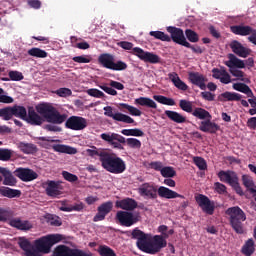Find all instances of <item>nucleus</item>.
<instances>
[{"instance_id":"nucleus-51","label":"nucleus","mask_w":256,"mask_h":256,"mask_svg":"<svg viewBox=\"0 0 256 256\" xmlns=\"http://www.w3.org/2000/svg\"><path fill=\"white\" fill-rule=\"evenodd\" d=\"M86 93L87 95H90V97H96V99H101L105 97V93L97 88L88 89Z\"/></svg>"},{"instance_id":"nucleus-59","label":"nucleus","mask_w":256,"mask_h":256,"mask_svg":"<svg viewBox=\"0 0 256 256\" xmlns=\"http://www.w3.org/2000/svg\"><path fill=\"white\" fill-rule=\"evenodd\" d=\"M72 60L74 61V63H91L90 56H76L73 57Z\"/></svg>"},{"instance_id":"nucleus-62","label":"nucleus","mask_w":256,"mask_h":256,"mask_svg":"<svg viewBox=\"0 0 256 256\" xmlns=\"http://www.w3.org/2000/svg\"><path fill=\"white\" fill-rule=\"evenodd\" d=\"M149 165H150L151 169H154V171H160V173H162V171H163V163L162 162L155 161V162H151Z\"/></svg>"},{"instance_id":"nucleus-14","label":"nucleus","mask_w":256,"mask_h":256,"mask_svg":"<svg viewBox=\"0 0 256 256\" xmlns=\"http://www.w3.org/2000/svg\"><path fill=\"white\" fill-rule=\"evenodd\" d=\"M64 122L66 129H71L72 131H83L87 127V119L81 116H70Z\"/></svg>"},{"instance_id":"nucleus-48","label":"nucleus","mask_w":256,"mask_h":256,"mask_svg":"<svg viewBox=\"0 0 256 256\" xmlns=\"http://www.w3.org/2000/svg\"><path fill=\"white\" fill-rule=\"evenodd\" d=\"M98 253L101 256H117V254L115 253V251L113 249H111L109 246H100L98 249Z\"/></svg>"},{"instance_id":"nucleus-5","label":"nucleus","mask_w":256,"mask_h":256,"mask_svg":"<svg viewBox=\"0 0 256 256\" xmlns=\"http://www.w3.org/2000/svg\"><path fill=\"white\" fill-rule=\"evenodd\" d=\"M226 215L229 217V223L233 231L238 235L245 233L244 221H247V215L239 206H233L226 210Z\"/></svg>"},{"instance_id":"nucleus-56","label":"nucleus","mask_w":256,"mask_h":256,"mask_svg":"<svg viewBox=\"0 0 256 256\" xmlns=\"http://www.w3.org/2000/svg\"><path fill=\"white\" fill-rule=\"evenodd\" d=\"M16 183H17V179H15V176H13V174H10L4 177L3 185H8L9 187H15Z\"/></svg>"},{"instance_id":"nucleus-58","label":"nucleus","mask_w":256,"mask_h":256,"mask_svg":"<svg viewBox=\"0 0 256 256\" xmlns=\"http://www.w3.org/2000/svg\"><path fill=\"white\" fill-rule=\"evenodd\" d=\"M219 81L224 85H229V83H231V75H229V72L227 70L223 69V73L222 76H220Z\"/></svg>"},{"instance_id":"nucleus-7","label":"nucleus","mask_w":256,"mask_h":256,"mask_svg":"<svg viewBox=\"0 0 256 256\" xmlns=\"http://www.w3.org/2000/svg\"><path fill=\"white\" fill-rule=\"evenodd\" d=\"M119 47L125 49L126 51L132 50V55L139 57L141 61H144V63H152L155 65L161 61L159 55L153 54L151 52H145V50L140 47L133 48V43L131 42L122 41L119 43Z\"/></svg>"},{"instance_id":"nucleus-25","label":"nucleus","mask_w":256,"mask_h":256,"mask_svg":"<svg viewBox=\"0 0 256 256\" xmlns=\"http://www.w3.org/2000/svg\"><path fill=\"white\" fill-rule=\"evenodd\" d=\"M220 97L223 99V101H241L242 107H249V102H247V100H241L243 99V95L237 92L227 91L222 93Z\"/></svg>"},{"instance_id":"nucleus-47","label":"nucleus","mask_w":256,"mask_h":256,"mask_svg":"<svg viewBox=\"0 0 256 256\" xmlns=\"http://www.w3.org/2000/svg\"><path fill=\"white\" fill-rule=\"evenodd\" d=\"M185 36H186V39L190 41V43H199V34H197V32L191 29H186Z\"/></svg>"},{"instance_id":"nucleus-50","label":"nucleus","mask_w":256,"mask_h":256,"mask_svg":"<svg viewBox=\"0 0 256 256\" xmlns=\"http://www.w3.org/2000/svg\"><path fill=\"white\" fill-rule=\"evenodd\" d=\"M13 156V151L10 149L0 148V161H10Z\"/></svg>"},{"instance_id":"nucleus-11","label":"nucleus","mask_w":256,"mask_h":256,"mask_svg":"<svg viewBox=\"0 0 256 256\" xmlns=\"http://www.w3.org/2000/svg\"><path fill=\"white\" fill-rule=\"evenodd\" d=\"M218 178L222 183H227L234 189V191L238 194L243 196V189L241 188V185L239 184V176H237V173L234 171H225L222 170L218 172Z\"/></svg>"},{"instance_id":"nucleus-16","label":"nucleus","mask_w":256,"mask_h":256,"mask_svg":"<svg viewBox=\"0 0 256 256\" xmlns=\"http://www.w3.org/2000/svg\"><path fill=\"white\" fill-rule=\"evenodd\" d=\"M195 201L207 215H213L215 213V202L211 201L209 197L199 194L195 196Z\"/></svg>"},{"instance_id":"nucleus-60","label":"nucleus","mask_w":256,"mask_h":256,"mask_svg":"<svg viewBox=\"0 0 256 256\" xmlns=\"http://www.w3.org/2000/svg\"><path fill=\"white\" fill-rule=\"evenodd\" d=\"M5 91L0 88V103H13V98L7 95H3Z\"/></svg>"},{"instance_id":"nucleus-54","label":"nucleus","mask_w":256,"mask_h":256,"mask_svg":"<svg viewBox=\"0 0 256 256\" xmlns=\"http://www.w3.org/2000/svg\"><path fill=\"white\" fill-rule=\"evenodd\" d=\"M8 77H10V81H23L24 79L23 73L13 70L8 73Z\"/></svg>"},{"instance_id":"nucleus-21","label":"nucleus","mask_w":256,"mask_h":256,"mask_svg":"<svg viewBox=\"0 0 256 256\" xmlns=\"http://www.w3.org/2000/svg\"><path fill=\"white\" fill-rule=\"evenodd\" d=\"M18 245L25 252L26 256H41L39 255V251L35 250L31 242L25 237L19 238Z\"/></svg>"},{"instance_id":"nucleus-64","label":"nucleus","mask_w":256,"mask_h":256,"mask_svg":"<svg viewBox=\"0 0 256 256\" xmlns=\"http://www.w3.org/2000/svg\"><path fill=\"white\" fill-rule=\"evenodd\" d=\"M247 127H249V129H256V117H251L250 119H248L247 121Z\"/></svg>"},{"instance_id":"nucleus-43","label":"nucleus","mask_w":256,"mask_h":256,"mask_svg":"<svg viewBox=\"0 0 256 256\" xmlns=\"http://www.w3.org/2000/svg\"><path fill=\"white\" fill-rule=\"evenodd\" d=\"M0 117L4 121H11L13 119V109L11 106L0 109Z\"/></svg>"},{"instance_id":"nucleus-34","label":"nucleus","mask_w":256,"mask_h":256,"mask_svg":"<svg viewBox=\"0 0 256 256\" xmlns=\"http://www.w3.org/2000/svg\"><path fill=\"white\" fill-rule=\"evenodd\" d=\"M135 105H141V107H149V109H157V103L151 98L139 97L135 99Z\"/></svg>"},{"instance_id":"nucleus-55","label":"nucleus","mask_w":256,"mask_h":256,"mask_svg":"<svg viewBox=\"0 0 256 256\" xmlns=\"http://www.w3.org/2000/svg\"><path fill=\"white\" fill-rule=\"evenodd\" d=\"M55 94L58 95V97H71L73 92L69 88H60L55 91Z\"/></svg>"},{"instance_id":"nucleus-2","label":"nucleus","mask_w":256,"mask_h":256,"mask_svg":"<svg viewBox=\"0 0 256 256\" xmlns=\"http://www.w3.org/2000/svg\"><path fill=\"white\" fill-rule=\"evenodd\" d=\"M131 239L136 240V247L142 253H147L148 255H157L161 252V249L167 247V240L161 235L152 236L143 232L139 228H134L130 232Z\"/></svg>"},{"instance_id":"nucleus-10","label":"nucleus","mask_w":256,"mask_h":256,"mask_svg":"<svg viewBox=\"0 0 256 256\" xmlns=\"http://www.w3.org/2000/svg\"><path fill=\"white\" fill-rule=\"evenodd\" d=\"M98 63L105 69H110V71H125L127 69V63L121 60L115 62V56L109 53L101 54L98 57Z\"/></svg>"},{"instance_id":"nucleus-35","label":"nucleus","mask_w":256,"mask_h":256,"mask_svg":"<svg viewBox=\"0 0 256 256\" xmlns=\"http://www.w3.org/2000/svg\"><path fill=\"white\" fill-rule=\"evenodd\" d=\"M12 117H18L19 119H22V121H25L27 119V109L25 106H12Z\"/></svg>"},{"instance_id":"nucleus-57","label":"nucleus","mask_w":256,"mask_h":256,"mask_svg":"<svg viewBox=\"0 0 256 256\" xmlns=\"http://www.w3.org/2000/svg\"><path fill=\"white\" fill-rule=\"evenodd\" d=\"M214 189L216 192H218L219 195H225V193H227V186H225L221 182H215Z\"/></svg>"},{"instance_id":"nucleus-4","label":"nucleus","mask_w":256,"mask_h":256,"mask_svg":"<svg viewBox=\"0 0 256 256\" xmlns=\"http://www.w3.org/2000/svg\"><path fill=\"white\" fill-rule=\"evenodd\" d=\"M100 139L108 143L114 147V149H123L121 144L128 145L130 149H141V142L137 138H127L123 137L121 134L118 133H102L100 135Z\"/></svg>"},{"instance_id":"nucleus-52","label":"nucleus","mask_w":256,"mask_h":256,"mask_svg":"<svg viewBox=\"0 0 256 256\" xmlns=\"http://www.w3.org/2000/svg\"><path fill=\"white\" fill-rule=\"evenodd\" d=\"M62 177H64L65 181H68L69 183H75L76 181H79V177H77V175L68 171H63Z\"/></svg>"},{"instance_id":"nucleus-45","label":"nucleus","mask_w":256,"mask_h":256,"mask_svg":"<svg viewBox=\"0 0 256 256\" xmlns=\"http://www.w3.org/2000/svg\"><path fill=\"white\" fill-rule=\"evenodd\" d=\"M179 107L182 109V111H185V113H193L195 109H193V102L188 100H180L179 101Z\"/></svg>"},{"instance_id":"nucleus-28","label":"nucleus","mask_w":256,"mask_h":256,"mask_svg":"<svg viewBox=\"0 0 256 256\" xmlns=\"http://www.w3.org/2000/svg\"><path fill=\"white\" fill-rule=\"evenodd\" d=\"M166 117L170 119V121H173L174 123H187V117L181 115V113L173 110H166L165 111Z\"/></svg>"},{"instance_id":"nucleus-1","label":"nucleus","mask_w":256,"mask_h":256,"mask_svg":"<svg viewBox=\"0 0 256 256\" xmlns=\"http://www.w3.org/2000/svg\"><path fill=\"white\" fill-rule=\"evenodd\" d=\"M35 109L30 107L28 115L26 114V119H24L30 125H43V117L48 123H53V125H63L67 120V114H61L51 103H39Z\"/></svg>"},{"instance_id":"nucleus-27","label":"nucleus","mask_w":256,"mask_h":256,"mask_svg":"<svg viewBox=\"0 0 256 256\" xmlns=\"http://www.w3.org/2000/svg\"><path fill=\"white\" fill-rule=\"evenodd\" d=\"M168 77L170 81H172L173 85L180 91H187V89H189V86H187L186 83L179 78V74L173 72L168 74Z\"/></svg>"},{"instance_id":"nucleus-36","label":"nucleus","mask_w":256,"mask_h":256,"mask_svg":"<svg viewBox=\"0 0 256 256\" xmlns=\"http://www.w3.org/2000/svg\"><path fill=\"white\" fill-rule=\"evenodd\" d=\"M18 148L26 155H33V153H37V146L35 144L20 142L18 143Z\"/></svg>"},{"instance_id":"nucleus-12","label":"nucleus","mask_w":256,"mask_h":256,"mask_svg":"<svg viewBox=\"0 0 256 256\" xmlns=\"http://www.w3.org/2000/svg\"><path fill=\"white\" fill-rule=\"evenodd\" d=\"M115 220L122 227H133L141 221V216L139 214H133V212L119 210L116 213Z\"/></svg>"},{"instance_id":"nucleus-23","label":"nucleus","mask_w":256,"mask_h":256,"mask_svg":"<svg viewBox=\"0 0 256 256\" xmlns=\"http://www.w3.org/2000/svg\"><path fill=\"white\" fill-rule=\"evenodd\" d=\"M9 225L18 231H31L33 229V224L29 220H22L21 218L11 219Z\"/></svg>"},{"instance_id":"nucleus-20","label":"nucleus","mask_w":256,"mask_h":256,"mask_svg":"<svg viewBox=\"0 0 256 256\" xmlns=\"http://www.w3.org/2000/svg\"><path fill=\"white\" fill-rule=\"evenodd\" d=\"M230 49H232L235 55L242 57V59H247V56L253 53V50L243 46V44L237 40H234L230 43Z\"/></svg>"},{"instance_id":"nucleus-40","label":"nucleus","mask_w":256,"mask_h":256,"mask_svg":"<svg viewBox=\"0 0 256 256\" xmlns=\"http://www.w3.org/2000/svg\"><path fill=\"white\" fill-rule=\"evenodd\" d=\"M121 133L126 137H143L145 135V132L139 128L123 129Z\"/></svg>"},{"instance_id":"nucleus-24","label":"nucleus","mask_w":256,"mask_h":256,"mask_svg":"<svg viewBox=\"0 0 256 256\" xmlns=\"http://www.w3.org/2000/svg\"><path fill=\"white\" fill-rule=\"evenodd\" d=\"M116 207L123 209V211H135L137 209V201L133 198H124L116 202Z\"/></svg>"},{"instance_id":"nucleus-61","label":"nucleus","mask_w":256,"mask_h":256,"mask_svg":"<svg viewBox=\"0 0 256 256\" xmlns=\"http://www.w3.org/2000/svg\"><path fill=\"white\" fill-rule=\"evenodd\" d=\"M99 87L108 95H117V90L113 89V87H108L107 85H99Z\"/></svg>"},{"instance_id":"nucleus-3","label":"nucleus","mask_w":256,"mask_h":256,"mask_svg":"<svg viewBox=\"0 0 256 256\" xmlns=\"http://www.w3.org/2000/svg\"><path fill=\"white\" fill-rule=\"evenodd\" d=\"M138 193L140 197H144V199H157L158 195L162 199H185V196L173 191L165 186H160L157 189V186L153 183H143L138 188Z\"/></svg>"},{"instance_id":"nucleus-6","label":"nucleus","mask_w":256,"mask_h":256,"mask_svg":"<svg viewBox=\"0 0 256 256\" xmlns=\"http://www.w3.org/2000/svg\"><path fill=\"white\" fill-rule=\"evenodd\" d=\"M101 167L105 171H108V173H113L114 175L124 173L125 169H127L125 161L117 156V154L111 152L106 153L101 162Z\"/></svg>"},{"instance_id":"nucleus-17","label":"nucleus","mask_w":256,"mask_h":256,"mask_svg":"<svg viewBox=\"0 0 256 256\" xmlns=\"http://www.w3.org/2000/svg\"><path fill=\"white\" fill-rule=\"evenodd\" d=\"M97 211L98 212L93 217L94 223L105 221V217H107L108 213L113 211V202L107 201L102 203L100 206H98Z\"/></svg>"},{"instance_id":"nucleus-42","label":"nucleus","mask_w":256,"mask_h":256,"mask_svg":"<svg viewBox=\"0 0 256 256\" xmlns=\"http://www.w3.org/2000/svg\"><path fill=\"white\" fill-rule=\"evenodd\" d=\"M149 35L154 37V39H159V41H166L167 43H171V37L165 34L162 31H150Z\"/></svg>"},{"instance_id":"nucleus-15","label":"nucleus","mask_w":256,"mask_h":256,"mask_svg":"<svg viewBox=\"0 0 256 256\" xmlns=\"http://www.w3.org/2000/svg\"><path fill=\"white\" fill-rule=\"evenodd\" d=\"M167 31L170 33V41H173V43L181 45L182 47L187 45L188 41L185 37V32H183V29L175 26H169L167 27Z\"/></svg>"},{"instance_id":"nucleus-46","label":"nucleus","mask_w":256,"mask_h":256,"mask_svg":"<svg viewBox=\"0 0 256 256\" xmlns=\"http://www.w3.org/2000/svg\"><path fill=\"white\" fill-rule=\"evenodd\" d=\"M161 175L166 179L173 178L177 175V171H175V168H173L172 166H165L162 168Z\"/></svg>"},{"instance_id":"nucleus-53","label":"nucleus","mask_w":256,"mask_h":256,"mask_svg":"<svg viewBox=\"0 0 256 256\" xmlns=\"http://www.w3.org/2000/svg\"><path fill=\"white\" fill-rule=\"evenodd\" d=\"M184 47H186L187 49H191V51L198 55L205 53V48H201V46L199 45H191V43L189 42H186V45Z\"/></svg>"},{"instance_id":"nucleus-33","label":"nucleus","mask_w":256,"mask_h":256,"mask_svg":"<svg viewBox=\"0 0 256 256\" xmlns=\"http://www.w3.org/2000/svg\"><path fill=\"white\" fill-rule=\"evenodd\" d=\"M242 255L251 256L255 253V241L253 238L248 239L241 248Z\"/></svg>"},{"instance_id":"nucleus-9","label":"nucleus","mask_w":256,"mask_h":256,"mask_svg":"<svg viewBox=\"0 0 256 256\" xmlns=\"http://www.w3.org/2000/svg\"><path fill=\"white\" fill-rule=\"evenodd\" d=\"M61 239H63L61 234L43 236L35 240L34 242L35 251H38V255H40V253H45V254L51 253V247L59 243Z\"/></svg>"},{"instance_id":"nucleus-30","label":"nucleus","mask_w":256,"mask_h":256,"mask_svg":"<svg viewBox=\"0 0 256 256\" xmlns=\"http://www.w3.org/2000/svg\"><path fill=\"white\" fill-rule=\"evenodd\" d=\"M242 184L246 187L247 191L251 193V195H256V186L255 182H253V178L247 174L242 175Z\"/></svg>"},{"instance_id":"nucleus-49","label":"nucleus","mask_w":256,"mask_h":256,"mask_svg":"<svg viewBox=\"0 0 256 256\" xmlns=\"http://www.w3.org/2000/svg\"><path fill=\"white\" fill-rule=\"evenodd\" d=\"M193 162L196 165V167L200 169V171H205V169H207V162L205 161V159L196 156L193 158Z\"/></svg>"},{"instance_id":"nucleus-22","label":"nucleus","mask_w":256,"mask_h":256,"mask_svg":"<svg viewBox=\"0 0 256 256\" xmlns=\"http://www.w3.org/2000/svg\"><path fill=\"white\" fill-rule=\"evenodd\" d=\"M221 129V126H219L217 123L212 122L211 119H206L200 122L199 130L203 133H211V135H215L217 131Z\"/></svg>"},{"instance_id":"nucleus-39","label":"nucleus","mask_w":256,"mask_h":256,"mask_svg":"<svg viewBox=\"0 0 256 256\" xmlns=\"http://www.w3.org/2000/svg\"><path fill=\"white\" fill-rule=\"evenodd\" d=\"M85 209V204L83 202L76 203L74 205L67 206L62 202V206L60 207V211H64L66 213H71V211H83Z\"/></svg>"},{"instance_id":"nucleus-29","label":"nucleus","mask_w":256,"mask_h":256,"mask_svg":"<svg viewBox=\"0 0 256 256\" xmlns=\"http://www.w3.org/2000/svg\"><path fill=\"white\" fill-rule=\"evenodd\" d=\"M52 149L56 153H65L66 155H77V148L63 144H55L52 146Z\"/></svg>"},{"instance_id":"nucleus-8","label":"nucleus","mask_w":256,"mask_h":256,"mask_svg":"<svg viewBox=\"0 0 256 256\" xmlns=\"http://www.w3.org/2000/svg\"><path fill=\"white\" fill-rule=\"evenodd\" d=\"M228 61L225 62L226 67L233 77H237L238 81L243 83H251V79L245 78V72L239 69H245V61L239 59L235 54H228Z\"/></svg>"},{"instance_id":"nucleus-38","label":"nucleus","mask_w":256,"mask_h":256,"mask_svg":"<svg viewBox=\"0 0 256 256\" xmlns=\"http://www.w3.org/2000/svg\"><path fill=\"white\" fill-rule=\"evenodd\" d=\"M108 151L97 149V147L93 146L92 149H87L86 153L89 155V157H99L100 163L103 162V159H105V155H107Z\"/></svg>"},{"instance_id":"nucleus-31","label":"nucleus","mask_w":256,"mask_h":256,"mask_svg":"<svg viewBox=\"0 0 256 256\" xmlns=\"http://www.w3.org/2000/svg\"><path fill=\"white\" fill-rule=\"evenodd\" d=\"M193 117H196V119H200V121H206L207 119H213V116H211V113L209 111L205 110V108L196 107L194 108V111H192Z\"/></svg>"},{"instance_id":"nucleus-19","label":"nucleus","mask_w":256,"mask_h":256,"mask_svg":"<svg viewBox=\"0 0 256 256\" xmlns=\"http://www.w3.org/2000/svg\"><path fill=\"white\" fill-rule=\"evenodd\" d=\"M43 189H45V193L48 197H52L55 199L61 195V191H59V183L55 180H47L42 184Z\"/></svg>"},{"instance_id":"nucleus-44","label":"nucleus","mask_w":256,"mask_h":256,"mask_svg":"<svg viewBox=\"0 0 256 256\" xmlns=\"http://www.w3.org/2000/svg\"><path fill=\"white\" fill-rule=\"evenodd\" d=\"M28 55H30V57L45 59V57H47V52L45 50H42L41 48H32L28 50Z\"/></svg>"},{"instance_id":"nucleus-32","label":"nucleus","mask_w":256,"mask_h":256,"mask_svg":"<svg viewBox=\"0 0 256 256\" xmlns=\"http://www.w3.org/2000/svg\"><path fill=\"white\" fill-rule=\"evenodd\" d=\"M0 195L2 197H8V199H14L15 197H21V190L2 186L0 187Z\"/></svg>"},{"instance_id":"nucleus-18","label":"nucleus","mask_w":256,"mask_h":256,"mask_svg":"<svg viewBox=\"0 0 256 256\" xmlns=\"http://www.w3.org/2000/svg\"><path fill=\"white\" fill-rule=\"evenodd\" d=\"M14 175L18 177V179H21V181L29 182V181H35L37 177H39V174L37 172L33 171L29 168H17L14 171Z\"/></svg>"},{"instance_id":"nucleus-41","label":"nucleus","mask_w":256,"mask_h":256,"mask_svg":"<svg viewBox=\"0 0 256 256\" xmlns=\"http://www.w3.org/2000/svg\"><path fill=\"white\" fill-rule=\"evenodd\" d=\"M153 99L154 101L161 103V105H168L170 107H173V105H175V100L173 98H168L163 95H154Z\"/></svg>"},{"instance_id":"nucleus-13","label":"nucleus","mask_w":256,"mask_h":256,"mask_svg":"<svg viewBox=\"0 0 256 256\" xmlns=\"http://www.w3.org/2000/svg\"><path fill=\"white\" fill-rule=\"evenodd\" d=\"M103 110L105 117H111V119L114 121H118L119 123H126L127 125L135 123V120L127 114H123L121 112L113 113V107L111 106H106L103 108Z\"/></svg>"},{"instance_id":"nucleus-26","label":"nucleus","mask_w":256,"mask_h":256,"mask_svg":"<svg viewBox=\"0 0 256 256\" xmlns=\"http://www.w3.org/2000/svg\"><path fill=\"white\" fill-rule=\"evenodd\" d=\"M189 80L193 85H196V87H199V89L202 91L207 89V85H205V76H203V74H200L199 72H190Z\"/></svg>"},{"instance_id":"nucleus-63","label":"nucleus","mask_w":256,"mask_h":256,"mask_svg":"<svg viewBox=\"0 0 256 256\" xmlns=\"http://www.w3.org/2000/svg\"><path fill=\"white\" fill-rule=\"evenodd\" d=\"M201 97L205 99V101H215V94L211 92H201Z\"/></svg>"},{"instance_id":"nucleus-37","label":"nucleus","mask_w":256,"mask_h":256,"mask_svg":"<svg viewBox=\"0 0 256 256\" xmlns=\"http://www.w3.org/2000/svg\"><path fill=\"white\" fill-rule=\"evenodd\" d=\"M232 87L235 91L244 93L247 97H254L253 90H251V88L245 83H234Z\"/></svg>"}]
</instances>
